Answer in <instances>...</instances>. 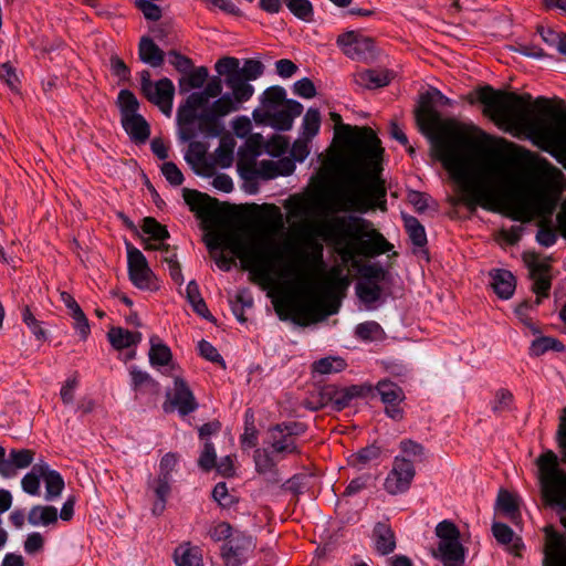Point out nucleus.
<instances>
[{"label":"nucleus","instance_id":"nucleus-57","mask_svg":"<svg viewBox=\"0 0 566 566\" xmlns=\"http://www.w3.org/2000/svg\"><path fill=\"white\" fill-rule=\"evenodd\" d=\"M212 496L218 502V504L224 509L231 507L237 502V497L229 493L227 484L223 482L218 483L214 486Z\"/></svg>","mask_w":566,"mask_h":566},{"label":"nucleus","instance_id":"nucleus-25","mask_svg":"<svg viewBox=\"0 0 566 566\" xmlns=\"http://www.w3.org/2000/svg\"><path fill=\"white\" fill-rule=\"evenodd\" d=\"M34 459V452L30 449L11 450L9 458L0 461V474L4 478L13 476L17 470L28 468Z\"/></svg>","mask_w":566,"mask_h":566},{"label":"nucleus","instance_id":"nucleus-15","mask_svg":"<svg viewBox=\"0 0 566 566\" xmlns=\"http://www.w3.org/2000/svg\"><path fill=\"white\" fill-rule=\"evenodd\" d=\"M255 471L271 484L279 483L282 478L277 468V462L282 459H277L275 453L272 452L268 446L259 448L254 451L253 455Z\"/></svg>","mask_w":566,"mask_h":566},{"label":"nucleus","instance_id":"nucleus-11","mask_svg":"<svg viewBox=\"0 0 566 566\" xmlns=\"http://www.w3.org/2000/svg\"><path fill=\"white\" fill-rule=\"evenodd\" d=\"M197 407L198 403L188 384L182 378L176 377L172 391L167 392V400L163 405L164 410L171 412L177 409L181 416H186Z\"/></svg>","mask_w":566,"mask_h":566},{"label":"nucleus","instance_id":"nucleus-54","mask_svg":"<svg viewBox=\"0 0 566 566\" xmlns=\"http://www.w3.org/2000/svg\"><path fill=\"white\" fill-rule=\"evenodd\" d=\"M356 335L364 340H375L382 336V329L376 322H365L356 327Z\"/></svg>","mask_w":566,"mask_h":566},{"label":"nucleus","instance_id":"nucleus-60","mask_svg":"<svg viewBox=\"0 0 566 566\" xmlns=\"http://www.w3.org/2000/svg\"><path fill=\"white\" fill-rule=\"evenodd\" d=\"M135 6L143 12L147 20L158 21L163 15L160 7L148 0H135Z\"/></svg>","mask_w":566,"mask_h":566},{"label":"nucleus","instance_id":"nucleus-17","mask_svg":"<svg viewBox=\"0 0 566 566\" xmlns=\"http://www.w3.org/2000/svg\"><path fill=\"white\" fill-rule=\"evenodd\" d=\"M252 539L243 533L235 531V535L226 542L221 555L226 566H240L245 553L252 549Z\"/></svg>","mask_w":566,"mask_h":566},{"label":"nucleus","instance_id":"nucleus-43","mask_svg":"<svg viewBox=\"0 0 566 566\" xmlns=\"http://www.w3.org/2000/svg\"><path fill=\"white\" fill-rule=\"evenodd\" d=\"M43 480L45 483L46 500H53L54 497H57L62 493L64 489V481L56 471H50L45 465V473L43 474Z\"/></svg>","mask_w":566,"mask_h":566},{"label":"nucleus","instance_id":"nucleus-2","mask_svg":"<svg viewBox=\"0 0 566 566\" xmlns=\"http://www.w3.org/2000/svg\"><path fill=\"white\" fill-rule=\"evenodd\" d=\"M284 227L283 216L275 206L269 207L265 226L241 229L231 224H216L205 235V242L216 264L229 271L234 264L233 256H227L229 250L237 256L242 268L249 270L264 282L273 276L283 281L297 300L292 306L293 318L302 325H308L324 318L323 286L315 280L313 272L323 271V244L315 239L305 240L302 263L281 264L282 253L274 233Z\"/></svg>","mask_w":566,"mask_h":566},{"label":"nucleus","instance_id":"nucleus-4","mask_svg":"<svg viewBox=\"0 0 566 566\" xmlns=\"http://www.w3.org/2000/svg\"><path fill=\"white\" fill-rule=\"evenodd\" d=\"M321 237L340 256L344 264L359 269L364 276L380 279V268L360 266V259L375 258L392 250L394 245L375 229L371 221L360 217H332L316 229Z\"/></svg>","mask_w":566,"mask_h":566},{"label":"nucleus","instance_id":"nucleus-45","mask_svg":"<svg viewBox=\"0 0 566 566\" xmlns=\"http://www.w3.org/2000/svg\"><path fill=\"white\" fill-rule=\"evenodd\" d=\"M21 318L23 324L32 332L39 340L46 339V332L42 326V322H40L35 315L33 314L31 307L29 305H23L21 307Z\"/></svg>","mask_w":566,"mask_h":566},{"label":"nucleus","instance_id":"nucleus-33","mask_svg":"<svg viewBox=\"0 0 566 566\" xmlns=\"http://www.w3.org/2000/svg\"><path fill=\"white\" fill-rule=\"evenodd\" d=\"M177 566H202V555L198 547L189 543L179 545L174 554Z\"/></svg>","mask_w":566,"mask_h":566},{"label":"nucleus","instance_id":"nucleus-28","mask_svg":"<svg viewBox=\"0 0 566 566\" xmlns=\"http://www.w3.org/2000/svg\"><path fill=\"white\" fill-rule=\"evenodd\" d=\"M138 55L142 62L151 67H159L165 61L164 51L149 36H142L138 44Z\"/></svg>","mask_w":566,"mask_h":566},{"label":"nucleus","instance_id":"nucleus-19","mask_svg":"<svg viewBox=\"0 0 566 566\" xmlns=\"http://www.w3.org/2000/svg\"><path fill=\"white\" fill-rule=\"evenodd\" d=\"M286 92L281 86H272L264 91L261 98V108L253 112V117L259 123H265L271 114L286 104Z\"/></svg>","mask_w":566,"mask_h":566},{"label":"nucleus","instance_id":"nucleus-21","mask_svg":"<svg viewBox=\"0 0 566 566\" xmlns=\"http://www.w3.org/2000/svg\"><path fill=\"white\" fill-rule=\"evenodd\" d=\"M543 566H566V542L563 536L546 527Z\"/></svg>","mask_w":566,"mask_h":566},{"label":"nucleus","instance_id":"nucleus-35","mask_svg":"<svg viewBox=\"0 0 566 566\" xmlns=\"http://www.w3.org/2000/svg\"><path fill=\"white\" fill-rule=\"evenodd\" d=\"M28 522L33 526H48L57 522V510L50 505H35L28 514Z\"/></svg>","mask_w":566,"mask_h":566},{"label":"nucleus","instance_id":"nucleus-38","mask_svg":"<svg viewBox=\"0 0 566 566\" xmlns=\"http://www.w3.org/2000/svg\"><path fill=\"white\" fill-rule=\"evenodd\" d=\"M209 73L205 66L192 70L186 77L179 82L180 91L188 92L189 90L201 88L208 81Z\"/></svg>","mask_w":566,"mask_h":566},{"label":"nucleus","instance_id":"nucleus-50","mask_svg":"<svg viewBox=\"0 0 566 566\" xmlns=\"http://www.w3.org/2000/svg\"><path fill=\"white\" fill-rule=\"evenodd\" d=\"M289 10L297 18L310 21L313 17V7L308 0H283Z\"/></svg>","mask_w":566,"mask_h":566},{"label":"nucleus","instance_id":"nucleus-14","mask_svg":"<svg viewBox=\"0 0 566 566\" xmlns=\"http://www.w3.org/2000/svg\"><path fill=\"white\" fill-rule=\"evenodd\" d=\"M525 263L530 270V276L533 281V292L537 295L536 303L541 302V296H547L551 289L549 265L541 261L536 255H525Z\"/></svg>","mask_w":566,"mask_h":566},{"label":"nucleus","instance_id":"nucleus-41","mask_svg":"<svg viewBox=\"0 0 566 566\" xmlns=\"http://www.w3.org/2000/svg\"><path fill=\"white\" fill-rule=\"evenodd\" d=\"M376 388L385 403L401 402L405 399L403 390L389 380L379 381Z\"/></svg>","mask_w":566,"mask_h":566},{"label":"nucleus","instance_id":"nucleus-47","mask_svg":"<svg viewBox=\"0 0 566 566\" xmlns=\"http://www.w3.org/2000/svg\"><path fill=\"white\" fill-rule=\"evenodd\" d=\"M322 285L324 289H338L348 285V279L343 273L340 265L332 266L323 276Z\"/></svg>","mask_w":566,"mask_h":566},{"label":"nucleus","instance_id":"nucleus-52","mask_svg":"<svg viewBox=\"0 0 566 566\" xmlns=\"http://www.w3.org/2000/svg\"><path fill=\"white\" fill-rule=\"evenodd\" d=\"M357 293L365 303L376 302L380 297L381 289L373 282H360L357 284Z\"/></svg>","mask_w":566,"mask_h":566},{"label":"nucleus","instance_id":"nucleus-29","mask_svg":"<svg viewBox=\"0 0 566 566\" xmlns=\"http://www.w3.org/2000/svg\"><path fill=\"white\" fill-rule=\"evenodd\" d=\"M492 533L497 543L506 546V549L515 555H520L523 543L518 536L505 524L495 522L492 525Z\"/></svg>","mask_w":566,"mask_h":566},{"label":"nucleus","instance_id":"nucleus-46","mask_svg":"<svg viewBox=\"0 0 566 566\" xmlns=\"http://www.w3.org/2000/svg\"><path fill=\"white\" fill-rule=\"evenodd\" d=\"M303 135L302 138L311 140L319 130L321 114L315 108L307 109L303 119Z\"/></svg>","mask_w":566,"mask_h":566},{"label":"nucleus","instance_id":"nucleus-32","mask_svg":"<svg viewBox=\"0 0 566 566\" xmlns=\"http://www.w3.org/2000/svg\"><path fill=\"white\" fill-rule=\"evenodd\" d=\"M375 543L377 551L387 555L394 552L396 547L395 534L390 526L386 523H378L374 530Z\"/></svg>","mask_w":566,"mask_h":566},{"label":"nucleus","instance_id":"nucleus-51","mask_svg":"<svg viewBox=\"0 0 566 566\" xmlns=\"http://www.w3.org/2000/svg\"><path fill=\"white\" fill-rule=\"evenodd\" d=\"M208 147L202 142H190L185 159L191 166H198L203 163Z\"/></svg>","mask_w":566,"mask_h":566},{"label":"nucleus","instance_id":"nucleus-40","mask_svg":"<svg viewBox=\"0 0 566 566\" xmlns=\"http://www.w3.org/2000/svg\"><path fill=\"white\" fill-rule=\"evenodd\" d=\"M171 359V352L168 346L160 343L158 337L150 338L149 361L153 366L167 365Z\"/></svg>","mask_w":566,"mask_h":566},{"label":"nucleus","instance_id":"nucleus-31","mask_svg":"<svg viewBox=\"0 0 566 566\" xmlns=\"http://www.w3.org/2000/svg\"><path fill=\"white\" fill-rule=\"evenodd\" d=\"M107 337L115 349L128 348L142 340L140 333L130 332L122 327H112L107 333Z\"/></svg>","mask_w":566,"mask_h":566},{"label":"nucleus","instance_id":"nucleus-26","mask_svg":"<svg viewBox=\"0 0 566 566\" xmlns=\"http://www.w3.org/2000/svg\"><path fill=\"white\" fill-rule=\"evenodd\" d=\"M394 74L388 70H363L354 74V82L368 90L387 86Z\"/></svg>","mask_w":566,"mask_h":566},{"label":"nucleus","instance_id":"nucleus-9","mask_svg":"<svg viewBox=\"0 0 566 566\" xmlns=\"http://www.w3.org/2000/svg\"><path fill=\"white\" fill-rule=\"evenodd\" d=\"M303 432L304 428L301 423H279L268 429L265 444L272 449L277 459L297 455L301 453L297 439Z\"/></svg>","mask_w":566,"mask_h":566},{"label":"nucleus","instance_id":"nucleus-58","mask_svg":"<svg viewBox=\"0 0 566 566\" xmlns=\"http://www.w3.org/2000/svg\"><path fill=\"white\" fill-rule=\"evenodd\" d=\"M199 467L205 471H210L217 464V453L211 442L207 441L198 460Z\"/></svg>","mask_w":566,"mask_h":566},{"label":"nucleus","instance_id":"nucleus-36","mask_svg":"<svg viewBox=\"0 0 566 566\" xmlns=\"http://www.w3.org/2000/svg\"><path fill=\"white\" fill-rule=\"evenodd\" d=\"M286 208L289 210L287 219L297 222H305L312 213V203L304 198H291L286 203Z\"/></svg>","mask_w":566,"mask_h":566},{"label":"nucleus","instance_id":"nucleus-22","mask_svg":"<svg viewBox=\"0 0 566 566\" xmlns=\"http://www.w3.org/2000/svg\"><path fill=\"white\" fill-rule=\"evenodd\" d=\"M302 112L303 106L301 103L289 99L285 105L265 118V123H269L279 130H289L293 126L294 118L300 116Z\"/></svg>","mask_w":566,"mask_h":566},{"label":"nucleus","instance_id":"nucleus-20","mask_svg":"<svg viewBox=\"0 0 566 566\" xmlns=\"http://www.w3.org/2000/svg\"><path fill=\"white\" fill-rule=\"evenodd\" d=\"M184 199L186 203L190 207L191 211H195L198 217L210 221L212 223H217V217L214 212L216 201L212 200L209 196L203 195L197 190L184 189Z\"/></svg>","mask_w":566,"mask_h":566},{"label":"nucleus","instance_id":"nucleus-24","mask_svg":"<svg viewBox=\"0 0 566 566\" xmlns=\"http://www.w3.org/2000/svg\"><path fill=\"white\" fill-rule=\"evenodd\" d=\"M295 169L293 160L289 158H282L276 161L262 160L255 165L253 175L256 178L273 179L277 176L291 175Z\"/></svg>","mask_w":566,"mask_h":566},{"label":"nucleus","instance_id":"nucleus-23","mask_svg":"<svg viewBox=\"0 0 566 566\" xmlns=\"http://www.w3.org/2000/svg\"><path fill=\"white\" fill-rule=\"evenodd\" d=\"M222 78L224 80V76H221L217 73V76H212L206 84L205 90L202 92H195L190 94L186 102L189 103V106H195L198 109H202L206 107H209V101L210 98H219L222 94Z\"/></svg>","mask_w":566,"mask_h":566},{"label":"nucleus","instance_id":"nucleus-62","mask_svg":"<svg viewBox=\"0 0 566 566\" xmlns=\"http://www.w3.org/2000/svg\"><path fill=\"white\" fill-rule=\"evenodd\" d=\"M163 175L172 186H180L184 182V175L172 161H167L161 166Z\"/></svg>","mask_w":566,"mask_h":566},{"label":"nucleus","instance_id":"nucleus-59","mask_svg":"<svg viewBox=\"0 0 566 566\" xmlns=\"http://www.w3.org/2000/svg\"><path fill=\"white\" fill-rule=\"evenodd\" d=\"M210 537L216 541H226L228 542L231 537L235 535V531L232 530L231 525L227 522H219L211 526L209 531Z\"/></svg>","mask_w":566,"mask_h":566},{"label":"nucleus","instance_id":"nucleus-53","mask_svg":"<svg viewBox=\"0 0 566 566\" xmlns=\"http://www.w3.org/2000/svg\"><path fill=\"white\" fill-rule=\"evenodd\" d=\"M313 368L316 373L322 375L339 373L345 368V363L340 358L328 357L314 363Z\"/></svg>","mask_w":566,"mask_h":566},{"label":"nucleus","instance_id":"nucleus-3","mask_svg":"<svg viewBox=\"0 0 566 566\" xmlns=\"http://www.w3.org/2000/svg\"><path fill=\"white\" fill-rule=\"evenodd\" d=\"M335 135L342 139V156L331 163L336 185L326 199L328 212H366L374 208L386 210V189L380 178L384 149L379 138L368 127H352L332 112Z\"/></svg>","mask_w":566,"mask_h":566},{"label":"nucleus","instance_id":"nucleus-42","mask_svg":"<svg viewBox=\"0 0 566 566\" xmlns=\"http://www.w3.org/2000/svg\"><path fill=\"white\" fill-rule=\"evenodd\" d=\"M132 382L134 390H149L155 394L159 391V385L155 381L149 374L142 371L136 367L130 369Z\"/></svg>","mask_w":566,"mask_h":566},{"label":"nucleus","instance_id":"nucleus-7","mask_svg":"<svg viewBox=\"0 0 566 566\" xmlns=\"http://www.w3.org/2000/svg\"><path fill=\"white\" fill-rule=\"evenodd\" d=\"M438 544L432 555L443 566H465V548L460 542V531L454 523L442 521L436 526Z\"/></svg>","mask_w":566,"mask_h":566},{"label":"nucleus","instance_id":"nucleus-37","mask_svg":"<svg viewBox=\"0 0 566 566\" xmlns=\"http://www.w3.org/2000/svg\"><path fill=\"white\" fill-rule=\"evenodd\" d=\"M496 507L513 522H516L520 517L518 497L506 490H500L496 499Z\"/></svg>","mask_w":566,"mask_h":566},{"label":"nucleus","instance_id":"nucleus-8","mask_svg":"<svg viewBox=\"0 0 566 566\" xmlns=\"http://www.w3.org/2000/svg\"><path fill=\"white\" fill-rule=\"evenodd\" d=\"M116 105L120 113V122L125 132L135 143H145L150 134L146 119L138 113L139 102L129 90L118 93Z\"/></svg>","mask_w":566,"mask_h":566},{"label":"nucleus","instance_id":"nucleus-48","mask_svg":"<svg viewBox=\"0 0 566 566\" xmlns=\"http://www.w3.org/2000/svg\"><path fill=\"white\" fill-rule=\"evenodd\" d=\"M405 226L412 243L419 248H422L427 243L424 228L415 217H405Z\"/></svg>","mask_w":566,"mask_h":566},{"label":"nucleus","instance_id":"nucleus-64","mask_svg":"<svg viewBox=\"0 0 566 566\" xmlns=\"http://www.w3.org/2000/svg\"><path fill=\"white\" fill-rule=\"evenodd\" d=\"M232 146L227 142H221L216 149V163L221 167H229L232 163Z\"/></svg>","mask_w":566,"mask_h":566},{"label":"nucleus","instance_id":"nucleus-12","mask_svg":"<svg viewBox=\"0 0 566 566\" xmlns=\"http://www.w3.org/2000/svg\"><path fill=\"white\" fill-rule=\"evenodd\" d=\"M415 476V469L405 458H396L388 476L385 480V489L390 494L406 491Z\"/></svg>","mask_w":566,"mask_h":566},{"label":"nucleus","instance_id":"nucleus-5","mask_svg":"<svg viewBox=\"0 0 566 566\" xmlns=\"http://www.w3.org/2000/svg\"><path fill=\"white\" fill-rule=\"evenodd\" d=\"M214 71L224 76V84L230 92L214 99L209 107L197 114L199 130L207 136L217 137L223 127L219 118L238 112L254 94V87L249 83L259 78L264 72L262 62L253 59L244 60L243 64L238 57L222 56L214 64Z\"/></svg>","mask_w":566,"mask_h":566},{"label":"nucleus","instance_id":"nucleus-13","mask_svg":"<svg viewBox=\"0 0 566 566\" xmlns=\"http://www.w3.org/2000/svg\"><path fill=\"white\" fill-rule=\"evenodd\" d=\"M128 272L134 285L139 289L150 287L153 271L144 254L132 244H127Z\"/></svg>","mask_w":566,"mask_h":566},{"label":"nucleus","instance_id":"nucleus-39","mask_svg":"<svg viewBox=\"0 0 566 566\" xmlns=\"http://www.w3.org/2000/svg\"><path fill=\"white\" fill-rule=\"evenodd\" d=\"M45 473V464H35L31 472L24 475L21 481V485L24 492L31 495H39L40 493V480L43 479Z\"/></svg>","mask_w":566,"mask_h":566},{"label":"nucleus","instance_id":"nucleus-6","mask_svg":"<svg viewBox=\"0 0 566 566\" xmlns=\"http://www.w3.org/2000/svg\"><path fill=\"white\" fill-rule=\"evenodd\" d=\"M544 500L566 511V472L559 468L557 455L548 450L536 459Z\"/></svg>","mask_w":566,"mask_h":566},{"label":"nucleus","instance_id":"nucleus-27","mask_svg":"<svg viewBox=\"0 0 566 566\" xmlns=\"http://www.w3.org/2000/svg\"><path fill=\"white\" fill-rule=\"evenodd\" d=\"M199 109L195 106H189V103L185 102L177 112V123L179 126L178 135L182 142L191 140L196 136V130L192 127L197 119V112Z\"/></svg>","mask_w":566,"mask_h":566},{"label":"nucleus","instance_id":"nucleus-30","mask_svg":"<svg viewBox=\"0 0 566 566\" xmlns=\"http://www.w3.org/2000/svg\"><path fill=\"white\" fill-rule=\"evenodd\" d=\"M149 488L156 496L151 512L155 516H160L166 510L167 497L171 490V479L156 478L149 482Z\"/></svg>","mask_w":566,"mask_h":566},{"label":"nucleus","instance_id":"nucleus-61","mask_svg":"<svg viewBox=\"0 0 566 566\" xmlns=\"http://www.w3.org/2000/svg\"><path fill=\"white\" fill-rule=\"evenodd\" d=\"M178 457L175 453H166L159 462V472L157 478L171 479V472L177 465Z\"/></svg>","mask_w":566,"mask_h":566},{"label":"nucleus","instance_id":"nucleus-18","mask_svg":"<svg viewBox=\"0 0 566 566\" xmlns=\"http://www.w3.org/2000/svg\"><path fill=\"white\" fill-rule=\"evenodd\" d=\"M373 390L370 385H353L344 388L329 386L325 389L324 395L328 397L335 409L342 410L347 407L350 401L358 397H365Z\"/></svg>","mask_w":566,"mask_h":566},{"label":"nucleus","instance_id":"nucleus-55","mask_svg":"<svg viewBox=\"0 0 566 566\" xmlns=\"http://www.w3.org/2000/svg\"><path fill=\"white\" fill-rule=\"evenodd\" d=\"M143 231L150 234L154 240L158 241L165 240L169 237L167 229L150 217L144 219Z\"/></svg>","mask_w":566,"mask_h":566},{"label":"nucleus","instance_id":"nucleus-63","mask_svg":"<svg viewBox=\"0 0 566 566\" xmlns=\"http://www.w3.org/2000/svg\"><path fill=\"white\" fill-rule=\"evenodd\" d=\"M258 440V430L254 426L253 419L245 420L244 432L241 436V444L243 448H252L256 444Z\"/></svg>","mask_w":566,"mask_h":566},{"label":"nucleus","instance_id":"nucleus-56","mask_svg":"<svg viewBox=\"0 0 566 566\" xmlns=\"http://www.w3.org/2000/svg\"><path fill=\"white\" fill-rule=\"evenodd\" d=\"M513 401H514L513 394L505 388H501V389L496 390V392L494 395L492 408L496 412L507 411L511 409Z\"/></svg>","mask_w":566,"mask_h":566},{"label":"nucleus","instance_id":"nucleus-1","mask_svg":"<svg viewBox=\"0 0 566 566\" xmlns=\"http://www.w3.org/2000/svg\"><path fill=\"white\" fill-rule=\"evenodd\" d=\"M433 96L441 97V93L436 90L421 96L416 112L417 124L430 139L438 159L460 184L464 192L460 200L471 210L479 205L522 222L539 217L537 241L544 247L554 244L557 235L546 218L559 200L565 178L563 171L546 164L543 175L547 189L518 188L517 176L503 157L478 151L461 125L453 119H441L431 104Z\"/></svg>","mask_w":566,"mask_h":566},{"label":"nucleus","instance_id":"nucleus-34","mask_svg":"<svg viewBox=\"0 0 566 566\" xmlns=\"http://www.w3.org/2000/svg\"><path fill=\"white\" fill-rule=\"evenodd\" d=\"M492 286L501 298H510L515 290L513 274L505 270H497L492 274Z\"/></svg>","mask_w":566,"mask_h":566},{"label":"nucleus","instance_id":"nucleus-16","mask_svg":"<svg viewBox=\"0 0 566 566\" xmlns=\"http://www.w3.org/2000/svg\"><path fill=\"white\" fill-rule=\"evenodd\" d=\"M143 94L149 102L158 106L166 116L171 115L175 86L169 78L165 77L155 82Z\"/></svg>","mask_w":566,"mask_h":566},{"label":"nucleus","instance_id":"nucleus-49","mask_svg":"<svg viewBox=\"0 0 566 566\" xmlns=\"http://www.w3.org/2000/svg\"><path fill=\"white\" fill-rule=\"evenodd\" d=\"M548 349L562 352L564 349L563 344L553 337L542 336L533 340L531 345V353L535 356L543 355Z\"/></svg>","mask_w":566,"mask_h":566},{"label":"nucleus","instance_id":"nucleus-10","mask_svg":"<svg viewBox=\"0 0 566 566\" xmlns=\"http://www.w3.org/2000/svg\"><path fill=\"white\" fill-rule=\"evenodd\" d=\"M337 45L350 60L370 63L378 56L375 40L357 31H347L337 36Z\"/></svg>","mask_w":566,"mask_h":566},{"label":"nucleus","instance_id":"nucleus-44","mask_svg":"<svg viewBox=\"0 0 566 566\" xmlns=\"http://www.w3.org/2000/svg\"><path fill=\"white\" fill-rule=\"evenodd\" d=\"M187 298L195 312H197L200 316L208 319L212 318L195 281L189 282L187 285Z\"/></svg>","mask_w":566,"mask_h":566}]
</instances>
